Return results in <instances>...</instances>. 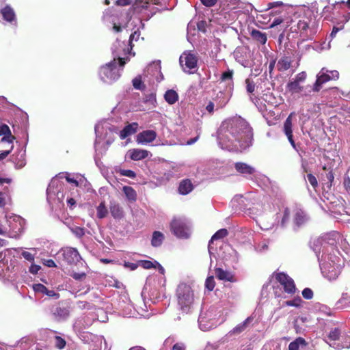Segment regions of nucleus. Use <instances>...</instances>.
I'll list each match as a JSON object with an SVG mask.
<instances>
[{
  "mask_svg": "<svg viewBox=\"0 0 350 350\" xmlns=\"http://www.w3.org/2000/svg\"><path fill=\"white\" fill-rule=\"evenodd\" d=\"M178 310L183 314L192 312L194 306V292L191 287L185 283L180 284L176 291Z\"/></svg>",
  "mask_w": 350,
  "mask_h": 350,
  "instance_id": "nucleus-1",
  "label": "nucleus"
},
{
  "mask_svg": "<svg viewBox=\"0 0 350 350\" xmlns=\"http://www.w3.org/2000/svg\"><path fill=\"white\" fill-rule=\"evenodd\" d=\"M126 60H128V59L118 57L116 59L114 58L109 63L101 66L99 70L100 79L109 84L117 81L121 75L120 69L118 67V65L120 68H123L126 64Z\"/></svg>",
  "mask_w": 350,
  "mask_h": 350,
  "instance_id": "nucleus-2",
  "label": "nucleus"
},
{
  "mask_svg": "<svg viewBox=\"0 0 350 350\" xmlns=\"http://www.w3.org/2000/svg\"><path fill=\"white\" fill-rule=\"evenodd\" d=\"M297 30L304 39L312 40L319 30V24L314 20L304 18L298 21Z\"/></svg>",
  "mask_w": 350,
  "mask_h": 350,
  "instance_id": "nucleus-3",
  "label": "nucleus"
},
{
  "mask_svg": "<svg viewBox=\"0 0 350 350\" xmlns=\"http://www.w3.org/2000/svg\"><path fill=\"white\" fill-rule=\"evenodd\" d=\"M170 229L180 239H188L191 234L189 223L183 218H174L170 223Z\"/></svg>",
  "mask_w": 350,
  "mask_h": 350,
  "instance_id": "nucleus-4",
  "label": "nucleus"
},
{
  "mask_svg": "<svg viewBox=\"0 0 350 350\" xmlns=\"http://www.w3.org/2000/svg\"><path fill=\"white\" fill-rule=\"evenodd\" d=\"M275 278L283 287L284 291L291 295L295 293L297 288L294 280L286 273L279 272L275 274Z\"/></svg>",
  "mask_w": 350,
  "mask_h": 350,
  "instance_id": "nucleus-5",
  "label": "nucleus"
},
{
  "mask_svg": "<svg viewBox=\"0 0 350 350\" xmlns=\"http://www.w3.org/2000/svg\"><path fill=\"white\" fill-rule=\"evenodd\" d=\"M198 61L197 56L189 51H185L179 58L180 64L185 71L196 68Z\"/></svg>",
  "mask_w": 350,
  "mask_h": 350,
  "instance_id": "nucleus-6",
  "label": "nucleus"
},
{
  "mask_svg": "<svg viewBox=\"0 0 350 350\" xmlns=\"http://www.w3.org/2000/svg\"><path fill=\"white\" fill-rule=\"evenodd\" d=\"M64 260L70 265L76 264L81 259L80 254L77 249L73 247H65L62 250Z\"/></svg>",
  "mask_w": 350,
  "mask_h": 350,
  "instance_id": "nucleus-7",
  "label": "nucleus"
},
{
  "mask_svg": "<svg viewBox=\"0 0 350 350\" xmlns=\"http://www.w3.org/2000/svg\"><path fill=\"white\" fill-rule=\"evenodd\" d=\"M0 14L4 21L8 23H16V16L14 9L10 5H6L0 10Z\"/></svg>",
  "mask_w": 350,
  "mask_h": 350,
  "instance_id": "nucleus-8",
  "label": "nucleus"
},
{
  "mask_svg": "<svg viewBox=\"0 0 350 350\" xmlns=\"http://www.w3.org/2000/svg\"><path fill=\"white\" fill-rule=\"evenodd\" d=\"M157 137V133L152 130H146L139 133L137 136V142L140 144L153 142Z\"/></svg>",
  "mask_w": 350,
  "mask_h": 350,
  "instance_id": "nucleus-9",
  "label": "nucleus"
},
{
  "mask_svg": "<svg viewBox=\"0 0 350 350\" xmlns=\"http://www.w3.org/2000/svg\"><path fill=\"white\" fill-rule=\"evenodd\" d=\"M0 136H3L1 142H8L10 145L13 144V140L15 137L12 135L11 131L7 124L0 126Z\"/></svg>",
  "mask_w": 350,
  "mask_h": 350,
  "instance_id": "nucleus-10",
  "label": "nucleus"
},
{
  "mask_svg": "<svg viewBox=\"0 0 350 350\" xmlns=\"http://www.w3.org/2000/svg\"><path fill=\"white\" fill-rule=\"evenodd\" d=\"M12 160L15 165L16 168L21 169L26 165L25 152L19 150L12 156Z\"/></svg>",
  "mask_w": 350,
  "mask_h": 350,
  "instance_id": "nucleus-11",
  "label": "nucleus"
},
{
  "mask_svg": "<svg viewBox=\"0 0 350 350\" xmlns=\"http://www.w3.org/2000/svg\"><path fill=\"white\" fill-rule=\"evenodd\" d=\"M52 313L56 319L62 320L66 319L69 316L70 311L66 307L57 306L53 308Z\"/></svg>",
  "mask_w": 350,
  "mask_h": 350,
  "instance_id": "nucleus-12",
  "label": "nucleus"
},
{
  "mask_svg": "<svg viewBox=\"0 0 350 350\" xmlns=\"http://www.w3.org/2000/svg\"><path fill=\"white\" fill-rule=\"evenodd\" d=\"M236 171L242 174L252 175L255 172V169L243 162H237L234 164Z\"/></svg>",
  "mask_w": 350,
  "mask_h": 350,
  "instance_id": "nucleus-13",
  "label": "nucleus"
},
{
  "mask_svg": "<svg viewBox=\"0 0 350 350\" xmlns=\"http://www.w3.org/2000/svg\"><path fill=\"white\" fill-rule=\"evenodd\" d=\"M332 79V77L326 73H320L317 75V79L314 84L312 90L315 92L320 91L323 84L328 82Z\"/></svg>",
  "mask_w": 350,
  "mask_h": 350,
  "instance_id": "nucleus-14",
  "label": "nucleus"
},
{
  "mask_svg": "<svg viewBox=\"0 0 350 350\" xmlns=\"http://www.w3.org/2000/svg\"><path fill=\"white\" fill-rule=\"evenodd\" d=\"M293 60L291 57L283 56L282 57L277 63V69L280 72H284L288 70L291 67Z\"/></svg>",
  "mask_w": 350,
  "mask_h": 350,
  "instance_id": "nucleus-15",
  "label": "nucleus"
},
{
  "mask_svg": "<svg viewBox=\"0 0 350 350\" xmlns=\"http://www.w3.org/2000/svg\"><path fill=\"white\" fill-rule=\"evenodd\" d=\"M109 210L112 217L115 219H121L124 216L122 208L115 201L110 202Z\"/></svg>",
  "mask_w": 350,
  "mask_h": 350,
  "instance_id": "nucleus-16",
  "label": "nucleus"
},
{
  "mask_svg": "<svg viewBox=\"0 0 350 350\" xmlns=\"http://www.w3.org/2000/svg\"><path fill=\"white\" fill-rule=\"evenodd\" d=\"M138 124L137 122H133L124 127L120 131V137L124 139L137 132Z\"/></svg>",
  "mask_w": 350,
  "mask_h": 350,
  "instance_id": "nucleus-17",
  "label": "nucleus"
},
{
  "mask_svg": "<svg viewBox=\"0 0 350 350\" xmlns=\"http://www.w3.org/2000/svg\"><path fill=\"white\" fill-rule=\"evenodd\" d=\"M323 170L325 171V174H322L323 180L326 181V185L327 188L330 189L333 185V182L334 180V174L333 170L330 167H327L326 165L323 167Z\"/></svg>",
  "mask_w": 350,
  "mask_h": 350,
  "instance_id": "nucleus-18",
  "label": "nucleus"
},
{
  "mask_svg": "<svg viewBox=\"0 0 350 350\" xmlns=\"http://www.w3.org/2000/svg\"><path fill=\"white\" fill-rule=\"evenodd\" d=\"M130 158L133 161H139L146 159L148 156L149 152L146 150L132 149L129 150Z\"/></svg>",
  "mask_w": 350,
  "mask_h": 350,
  "instance_id": "nucleus-19",
  "label": "nucleus"
},
{
  "mask_svg": "<svg viewBox=\"0 0 350 350\" xmlns=\"http://www.w3.org/2000/svg\"><path fill=\"white\" fill-rule=\"evenodd\" d=\"M215 276L217 279L220 280L224 281H228V282H233L234 281V276L233 275L227 271H224L221 268H215Z\"/></svg>",
  "mask_w": 350,
  "mask_h": 350,
  "instance_id": "nucleus-20",
  "label": "nucleus"
},
{
  "mask_svg": "<svg viewBox=\"0 0 350 350\" xmlns=\"http://www.w3.org/2000/svg\"><path fill=\"white\" fill-rule=\"evenodd\" d=\"M193 189V185L189 179H184L180 181L178 187V192L181 195H187Z\"/></svg>",
  "mask_w": 350,
  "mask_h": 350,
  "instance_id": "nucleus-21",
  "label": "nucleus"
},
{
  "mask_svg": "<svg viewBox=\"0 0 350 350\" xmlns=\"http://www.w3.org/2000/svg\"><path fill=\"white\" fill-rule=\"evenodd\" d=\"M122 191L129 202L131 203L136 202L137 197V192L132 187L124 186L122 187Z\"/></svg>",
  "mask_w": 350,
  "mask_h": 350,
  "instance_id": "nucleus-22",
  "label": "nucleus"
},
{
  "mask_svg": "<svg viewBox=\"0 0 350 350\" xmlns=\"http://www.w3.org/2000/svg\"><path fill=\"white\" fill-rule=\"evenodd\" d=\"M35 291L42 293L48 295L49 297H54L55 298H59V294L55 293L53 290H49L44 285L42 284H36L33 287Z\"/></svg>",
  "mask_w": 350,
  "mask_h": 350,
  "instance_id": "nucleus-23",
  "label": "nucleus"
},
{
  "mask_svg": "<svg viewBox=\"0 0 350 350\" xmlns=\"http://www.w3.org/2000/svg\"><path fill=\"white\" fill-rule=\"evenodd\" d=\"M250 35L255 41L261 44H265L267 40V34L257 29H252Z\"/></svg>",
  "mask_w": 350,
  "mask_h": 350,
  "instance_id": "nucleus-24",
  "label": "nucleus"
},
{
  "mask_svg": "<svg viewBox=\"0 0 350 350\" xmlns=\"http://www.w3.org/2000/svg\"><path fill=\"white\" fill-rule=\"evenodd\" d=\"M164 240V235L160 231H154L152 233L151 245L157 247L161 245Z\"/></svg>",
  "mask_w": 350,
  "mask_h": 350,
  "instance_id": "nucleus-25",
  "label": "nucleus"
},
{
  "mask_svg": "<svg viewBox=\"0 0 350 350\" xmlns=\"http://www.w3.org/2000/svg\"><path fill=\"white\" fill-rule=\"evenodd\" d=\"M214 100L216 102V107L218 109L224 107L229 100L226 98L224 92L220 91L217 93Z\"/></svg>",
  "mask_w": 350,
  "mask_h": 350,
  "instance_id": "nucleus-26",
  "label": "nucleus"
},
{
  "mask_svg": "<svg viewBox=\"0 0 350 350\" xmlns=\"http://www.w3.org/2000/svg\"><path fill=\"white\" fill-rule=\"evenodd\" d=\"M253 320L252 317H247L242 323L237 325L234 327L231 332L234 334H239L243 332L248 326L249 323H250Z\"/></svg>",
  "mask_w": 350,
  "mask_h": 350,
  "instance_id": "nucleus-27",
  "label": "nucleus"
},
{
  "mask_svg": "<svg viewBox=\"0 0 350 350\" xmlns=\"http://www.w3.org/2000/svg\"><path fill=\"white\" fill-rule=\"evenodd\" d=\"M164 98L168 104L173 105L178 100V95L175 90H169L165 92Z\"/></svg>",
  "mask_w": 350,
  "mask_h": 350,
  "instance_id": "nucleus-28",
  "label": "nucleus"
},
{
  "mask_svg": "<svg viewBox=\"0 0 350 350\" xmlns=\"http://www.w3.org/2000/svg\"><path fill=\"white\" fill-rule=\"evenodd\" d=\"M287 90L291 94L300 93L303 90V87L297 81H289L286 85Z\"/></svg>",
  "mask_w": 350,
  "mask_h": 350,
  "instance_id": "nucleus-29",
  "label": "nucleus"
},
{
  "mask_svg": "<svg viewBox=\"0 0 350 350\" xmlns=\"http://www.w3.org/2000/svg\"><path fill=\"white\" fill-rule=\"evenodd\" d=\"M293 219L295 225L300 226L306 222V217L302 211L297 210L294 215Z\"/></svg>",
  "mask_w": 350,
  "mask_h": 350,
  "instance_id": "nucleus-30",
  "label": "nucleus"
},
{
  "mask_svg": "<svg viewBox=\"0 0 350 350\" xmlns=\"http://www.w3.org/2000/svg\"><path fill=\"white\" fill-rule=\"evenodd\" d=\"M300 345L306 346V342L304 338L298 337L289 344L288 350H299Z\"/></svg>",
  "mask_w": 350,
  "mask_h": 350,
  "instance_id": "nucleus-31",
  "label": "nucleus"
},
{
  "mask_svg": "<svg viewBox=\"0 0 350 350\" xmlns=\"http://www.w3.org/2000/svg\"><path fill=\"white\" fill-rule=\"evenodd\" d=\"M228 232L226 228H221L217 230L211 237L209 244L213 243L214 241L224 239L226 236H228Z\"/></svg>",
  "mask_w": 350,
  "mask_h": 350,
  "instance_id": "nucleus-32",
  "label": "nucleus"
},
{
  "mask_svg": "<svg viewBox=\"0 0 350 350\" xmlns=\"http://www.w3.org/2000/svg\"><path fill=\"white\" fill-rule=\"evenodd\" d=\"M292 126V114H290L284 123V132L286 135L293 134Z\"/></svg>",
  "mask_w": 350,
  "mask_h": 350,
  "instance_id": "nucleus-33",
  "label": "nucleus"
},
{
  "mask_svg": "<svg viewBox=\"0 0 350 350\" xmlns=\"http://www.w3.org/2000/svg\"><path fill=\"white\" fill-rule=\"evenodd\" d=\"M108 211L105 206V202H101L97 207V217L103 219L107 216Z\"/></svg>",
  "mask_w": 350,
  "mask_h": 350,
  "instance_id": "nucleus-34",
  "label": "nucleus"
},
{
  "mask_svg": "<svg viewBox=\"0 0 350 350\" xmlns=\"http://www.w3.org/2000/svg\"><path fill=\"white\" fill-rule=\"evenodd\" d=\"M341 332L339 328L335 327L334 329L331 330L328 334V338L331 340H338L340 338Z\"/></svg>",
  "mask_w": 350,
  "mask_h": 350,
  "instance_id": "nucleus-35",
  "label": "nucleus"
},
{
  "mask_svg": "<svg viewBox=\"0 0 350 350\" xmlns=\"http://www.w3.org/2000/svg\"><path fill=\"white\" fill-rule=\"evenodd\" d=\"M140 31L139 30L135 31L133 33L131 34L129 40V44L130 46V49L132 50L133 47V41H137L140 37Z\"/></svg>",
  "mask_w": 350,
  "mask_h": 350,
  "instance_id": "nucleus-36",
  "label": "nucleus"
},
{
  "mask_svg": "<svg viewBox=\"0 0 350 350\" xmlns=\"http://www.w3.org/2000/svg\"><path fill=\"white\" fill-rule=\"evenodd\" d=\"M301 302L302 299H301L300 297L297 296V297H295L292 300L286 301L285 302V305L288 306H294L299 308L301 306Z\"/></svg>",
  "mask_w": 350,
  "mask_h": 350,
  "instance_id": "nucleus-37",
  "label": "nucleus"
},
{
  "mask_svg": "<svg viewBox=\"0 0 350 350\" xmlns=\"http://www.w3.org/2000/svg\"><path fill=\"white\" fill-rule=\"evenodd\" d=\"M205 286L209 291H212L214 289L215 282L213 276H209L206 278L205 281Z\"/></svg>",
  "mask_w": 350,
  "mask_h": 350,
  "instance_id": "nucleus-38",
  "label": "nucleus"
},
{
  "mask_svg": "<svg viewBox=\"0 0 350 350\" xmlns=\"http://www.w3.org/2000/svg\"><path fill=\"white\" fill-rule=\"evenodd\" d=\"M307 179L312 188L316 190V189L318 187V181L317 178L312 174L311 173H308L306 176Z\"/></svg>",
  "mask_w": 350,
  "mask_h": 350,
  "instance_id": "nucleus-39",
  "label": "nucleus"
},
{
  "mask_svg": "<svg viewBox=\"0 0 350 350\" xmlns=\"http://www.w3.org/2000/svg\"><path fill=\"white\" fill-rule=\"evenodd\" d=\"M234 71L232 70H228L226 72H224L220 77L221 81H225L226 80L232 81Z\"/></svg>",
  "mask_w": 350,
  "mask_h": 350,
  "instance_id": "nucleus-40",
  "label": "nucleus"
},
{
  "mask_svg": "<svg viewBox=\"0 0 350 350\" xmlns=\"http://www.w3.org/2000/svg\"><path fill=\"white\" fill-rule=\"evenodd\" d=\"M133 85L137 90H143L145 88L140 77L133 79Z\"/></svg>",
  "mask_w": 350,
  "mask_h": 350,
  "instance_id": "nucleus-41",
  "label": "nucleus"
},
{
  "mask_svg": "<svg viewBox=\"0 0 350 350\" xmlns=\"http://www.w3.org/2000/svg\"><path fill=\"white\" fill-rule=\"evenodd\" d=\"M246 83V90L248 93L252 94L255 91L256 85L254 82L250 79H247L245 80Z\"/></svg>",
  "mask_w": 350,
  "mask_h": 350,
  "instance_id": "nucleus-42",
  "label": "nucleus"
},
{
  "mask_svg": "<svg viewBox=\"0 0 350 350\" xmlns=\"http://www.w3.org/2000/svg\"><path fill=\"white\" fill-rule=\"evenodd\" d=\"M55 347L59 349H62L66 346V340L60 336H56L55 338Z\"/></svg>",
  "mask_w": 350,
  "mask_h": 350,
  "instance_id": "nucleus-43",
  "label": "nucleus"
},
{
  "mask_svg": "<svg viewBox=\"0 0 350 350\" xmlns=\"http://www.w3.org/2000/svg\"><path fill=\"white\" fill-rule=\"evenodd\" d=\"M120 174L124 176H127L131 178H134L136 177V174L134 171L131 170H120Z\"/></svg>",
  "mask_w": 350,
  "mask_h": 350,
  "instance_id": "nucleus-44",
  "label": "nucleus"
},
{
  "mask_svg": "<svg viewBox=\"0 0 350 350\" xmlns=\"http://www.w3.org/2000/svg\"><path fill=\"white\" fill-rule=\"evenodd\" d=\"M302 296L306 299H311L313 297L314 293L310 288H305L302 291Z\"/></svg>",
  "mask_w": 350,
  "mask_h": 350,
  "instance_id": "nucleus-45",
  "label": "nucleus"
},
{
  "mask_svg": "<svg viewBox=\"0 0 350 350\" xmlns=\"http://www.w3.org/2000/svg\"><path fill=\"white\" fill-rule=\"evenodd\" d=\"M140 265L146 269H150L151 268L155 267L154 263L152 261L148 260H141Z\"/></svg>",
  "mask_w": 350,
  "mask_h": 350,
  "instance_id": "nucleus-46",
  "label": "nucleus"
},
{
  "mask_svg": "<svg viewBox=\"0 0 350 350\" xmlns=\"http://www.w3.org/2000/svg\"><path fill=\"white\" fill-rule=\"evenodd\" d=\"M72 232L78 237H82L85 234L84 228L81 227H75L72 229Z\"/></svg>",
  "mask_w": 350,
  "mask_h": 350,
  "instance_id": "nucleus-47",
  "label": "nucleus"
},
{
  "mask_svg": "<svg viewBox=\"0 0 350 350\" xmlns=\"http://www.w3.org/2000/svg\"><path fill=\"white\" fill-rule=\"evenodd\" d=\"M70 276L72 277L76 280H83L86 278V273H76L74 272L70 274Z\"/></svg>",
  "mask_w": 350,
  "mask_h": 350,
  "instance_id": "nucleus-48",
  "label": "nucleus"
},
{
  "mask_svg": "<svg viewBox=\"0 0 350 350\" xmlns=\"http://www.w3.org/2000/svg\"><path fill=\"white\" fill-rule=\"evenodd\" d=\"M290 217V211L288 208H286L284 211V215L282 219L281 224L282 226H284L285 223L288 221Z\"/></svg>",
  "mask_w": 350,
  "mask_h": 350,
  "instance_id": "nucleus-49",
  "label": "nucleus"
},
{
  "mask_svg": "<svg viewBox=\"0 0 350 350\" xmlns=\"http://www.w3.org/2000/svg\"><path fill=\"white\" fill-rule=\"evenodd\" d=\"M22 256H23V258L25 259H26L27 260H28L31 262H33V260H34V255H33L31 253H30L29 252H27V251L23 252Z\"/></svg>",
  "mask_w": 350,
  "mask_h": 350,
  "instance_id": "nucleus-50",
  "label": "nucleus"
},
{
  "mask_svg": "<svg viewBox=\"0 0 350 350\" xmlns=\"http://www.w3.org/2000/svg\"><path fill=\"white\" fill-rule=\"evenodd\" d=\"M14 145L11 144L8 150L0 152V161L5 159L13 150Z\"/></svg>",
  "mask_w": 350,
  "mask_h": 350,
  "instance_id": "nucleus-51",
  "label": "nucleus"
},
{
  "mask_svg": "<svg viewBox=\"0 0 350 350\" xmlns=\"http://www.w3.org/2000/svg\"><path fill=\"white\" fill-rule=\"evenodd\" d=\"M217 1V0H200V2L202 5L208 8L215 5Z\"/></svg>",
  "mask_w": 350,
  "mask_h": 350,
  "instance_id": "nucleus-52",
  "label": "nucleus"
},
{
  "mask_svg": "<svg viewBox=\"0 0 350 350\" xmlns=\"http://www.w3.org/2000/svg\"><path fill=\"white\" fill-rule=\"evenodd\" d=\"M343 185L345 190L350 194V178L345 175L344 177Z\"/></svg>",
  "mask_w": 350,
  "mask_h": 350,
  "instance_id": "nucleus-53",
  "label": "nucleus"
},
{
  "mask_svg": "<svg viewBox=\"0 0 350 350\" xmlns=\"http://www.w3.org/2000/svg\"><path fill=\"white\" fill-rule=\"evenodd\" d=\"M306 78V74L304 72H300L296 75L294 81H297L298 83L304 81Z\"/></svg>",
  "mask_w": 350,
  "mask_h": 350,
  "instance_id": "nucleus-54",
  "label": "nucleus"
},
{
  "mask_svg": "<svg viewBox=\"0 0 350 350\" xmlns=\"http://www.w3.org/2000/svg\"><path fill=\"white\" fill-rule=\"evenodd\" d=\"M40 269V266L32 264L29 267V272L33 274H36Z\"/></svg>",
  "mask_w": 350,
  "mask_h": 350,
  "instance_id": "nucleus-55",
  "label": "nucleus"
},
{
  "mask_svg": "<svg viewBox=\"0 0 350 350\" xmlns=\"http://www.w3.org/2000/svg\"><path fill=\"white\" fill-rule=\"evenodd\" d=\"M132 0H117L116 3L120 6H126L131 4Z\"/></svg>",
  "mask_w": 350,
  "mask_h": 350,
  "instance_id": "nucleus-56",
  "label": "nucleus"
},
{
  "mask_svg": "<svg viewBox=\"0 0 350 350\" xmlns=\"http://www.w3.org/2000/svg\"><path fill=\"white\" fill-rule=\"evenodd\" d=\"M214 107L215 104L213 101H209L208 105L206 107V109L209 113V114H213L214 112Z\"/></svg>",
  "mask_w": 350,
  "mask_h": 350,
  "instance_id": "nucleus-57",
  "label": "nucleus"
},
{
  "mask_svg": "<svg viewBox=\"0 0 350 350\" xmlns=\"http://www.w3.org/2000/svg\"><path fill=\"white\" fill-rule=\"evenodd\" d=\"M282 5H283V2H282V1H274V2H271V3H268V8L271 9V8H275V7H280V6H282Z\"/></svg>",
  "mask_w": 350,
  "mask_h": 350,
  "instance_id": "nucleus-58",
  "label": "nucleus"
},
{
  "mask_svg": "<svg viewBox=\"0 0 350 350\" xmlns=\"http://www.w3.org/2000/svg\"><path fill=\"white\" fill-rule=\"evenodd\" d=\"M44 265L47 266L48 267H57L55 261L52 259L45 260L44 262Z\"/></svg>",
  "mask_w": 350,
  "mask_h": 350,
  "instance_id": "nucleus-59",
  "label": "nucleus"
},
{
  "mask_svg": "<svg viewBox=\"0 0 350 350\" xmlns=\"http://www.w3.org/2000/svg\"><path fill=\"white\" fill-rule=\"evenodd\" d=\"M283 21L284 20L282 18H275L271 24L270 27L272 28L281 24L283 22Z\"/></svg>",
  "mask_w": 350,
  "mask_h": 350,
  "instance_id": "nucleus-60",
  "label": "nucleus"
},
{
  "mask_svg": "<svg viewBox=\"0 0 350 350\" xmlns=\"http://www.w3.org/2000/svg\"><path fill=\"white\" fill-rule=\"evenodd\" d=\"M11 249H6L5 251L0 252V262H2L6 256V253H10Z\"/></svg>",
  "mask_w": 350,
  "mask_h": 350,
  "instance_id": "nucleus-61",
  "label": "nucleus"
},
{
  "mask_svg": "<svg viewBox=\"0 0 350 350\" xmlns=\"http://www.w3.org/2000/svg\"><path fill=\"white\" fill-rule=\"evenodd\" d=\"M66 180L68 183L75 184L76 187H77L79 185V182L73 178H70L69 176H66Z\"/></svg>",
  "mask_w": 350,
  "mask_h": 350,
  "instance_id": "nucleus-62",
  "label": "nucleus"
},
{
  "mask_svg": "<svg viewBox=\"0 0 350 350\" xmlns=\"http://www.w3.org/2000/svg\"><path fill=\"white\" fill-rule=\"evenodd\" d=\"M286 137L290 142V144H291V146L295 148L296 146H295V141L293 139V134H290V135H286Z\"/></svg>",
  "mask_w": 350,
  "mask_h": 350,
  "instance_id": "nucleus-63",
  "label": "nucleus"
},
{
  "mask_svg": "<svg viewBox=\"0 0 350 350\" xmlns=\"http://www.w3.org/2000/svg\"><path fill=\"white\" fill-rule=\"evenodd\" d=\"M172 350H184V347L182 344L176 343L174 345Z\"/></svg>",
  "mask_w": 350,
  "mask_h": 350,
  "instance_id": "nucleus-64",
  "label": "nucleus"
}]
</instances>
